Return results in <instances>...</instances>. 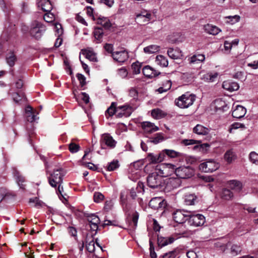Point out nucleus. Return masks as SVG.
Returning <instances> with one entry per match:
<instances>
[{
    "label": "nucleus",
    "mask_w": 258,
    "mask_h": 258,
    "mask_svg": "<svg viewBox=\"0 0 258 258\" xmlns=\"http://www.w3.org/2000/svg\"><path fill=\"white\" fill-rule=\"evenodd\" d=\"M195 101V96L185 93L175 100V104L181 108H186L191 106Z\"/></svg>",
    "instance_id": "obj_1"
},
{
    "label": "nucleus",
    "mask_w": 258,
    "mask_h": 258,
    "mask_svg": "<svg viewBox=\"0 0 258 258\" xmlns=\"http://www.w3.org/2000/svg\"><path fill=\"white\" fill-rule=\"evenodd\" d=\"M45 30V27L41 22L35 21L31 25L30 33L32 36L38 39L41 37Z\"/></svg>",
    "instance_id": "obj_2"
},
{
    "label": "nucleus",
    "mask_w": 258,
    "mask_h": 258,
    "mask_svg": "<svg viewBox=\"0 0 258 258\" xmlns=\"http://www.w3.org/2000/svg\"><path fill=\"white\" fill-rule=\"evenodd\" d=\"M155 170L161 178L167 177L174 172L175 166L171 164H161L157 165Z\"/></svg>",
    "instance_id": "obj_3"
},
{
    "label": "nucleus",
    "mask_w": 258,
    "mask_h": 258,
    "mask_svg": "<svg viewBox=\"0 0 258 258\" xmlns=\"http://www.w3.org/2000/svg\"><path fill=\"white\" fill-rule=\"evenodd\" d=\"M219 167L220 165L218 163L216 162L214 160L209 159L201 163L199 169L205 172H212L217 170Z\"/></svg>",
    "instance_id": "obj_4"
},
{
    "label": "nucleus",
    "mask_w": 258,
    "mask_h": 258,
    "mask_svg": "<svg viewBox=\"0 0 258 258\" xmlns=\"http://www.w3.org/2000/svg\"><path fill=\"white\" fill-rule=\"evenodd\" d=\"M174 172L179 179H185L191 177L194 174L193 169L189 166H181L175 168Z\"/></svg>",
    "instance_id": "obj_5"
},
{
    "label": "nucleus",
    "mask_w": 258,
    "mask_h": 258,
    "mask_svg": "<svg viewBox=\"0 0 258 258\" xmlns=\"http://www.w3.org/2000/svg\"><path fill=\"white\" fill-rule=\"evenodd\" d=\"M63 171L62 169L54 170L48 178L49 183L52 187H55L57 184H62L63 179Z\"/></svg>",
    "instance_id": "obj_6"
},
{
    "label": "nucleus",
    "mask_w": 258,
    "mask_h": 258,
    "mask_svg": "<svg viewBox=\"0 0 258 258\" xmlns=\"http://www.w3.org/2000/svg\"><path fill=\"white\" fill-rule=\"evenodd\" d=\"M148 185L152 188H156L161 185L162 178L156 171L150 174L147 178Z\"/></svg>",
    "instance_id": "obj_7"
},
{
    "label": "nucleus",
    "mask_w": 258,
    "mask_h": 258,
    "mask_svg": "<svg viewBox=\"0 0 258 258\" xmlns=\"http://www.w3.org/2000/svg\"><path fill=\"white\" fill-rule=\"evenodd\" d=\"M190 225L195 226H200L205 222V217L200 214L191 215L189 214L188 219Z\"/></svg>",
    "instance_id": "obj_8"
},
{
    "label": "nucleus",
    "mask_w": 258,
    "mask_h": 258,
    "mask_svg": "<svg viewBox=\"0 0 258 258\" xmlns=\"http://www.w3.org/2000/svg\"><path fill=\"white\" fill-rule=\"evenodd\" d=\"M188 212L177 210L173 214V219L175 222L182 224L188 219Z\"/></svg>",
    "instance_id": "obj_9"
},
{
    "label": "nucleus",
    "mask_w": 258,
    "mask_h": 258,
    "mask_svg": "<svg viewBox=\"0 0 258 258\" xmlns=\"http://www.w3.org/2000/svg\"><path fill=\"white\" fill-rule=\"evenodd\" d=\"M166 188L168 190H172L180 186L181 180L178 177H171L166 180Z\"/></svg>",
    "instance_id": "obj_10"
},
{
    "label": "nucleus",
    "mask_w": 258,
    "mask_h": 258,
    "mask_svg": "<svg viewBox=\"0 0 258 258\" xmlns=\"http://www.w3.org/2000/svg\"><path fill=\"white\" fill-rule=\"evenodd\" d=\"M146 161L149 164H157L164 160L163 153L161 152L158 154L149 153L146 158Z\"/></svg>",
    "instance_id": "obj_11"
},
{
    "label": "nucleus",
    "mask_w": 258,
    "mask_h": 258,
    "mask_svg": "<svg viewBox=\"0 0 258 258\" xmlns=\"http://www.w3.org/2000/svg\"><path fill=\"white\" fill-rule=\"evenodd\" d=\"M112 56L114 60L121 63L124 62L128 57V53L125 50L115 51L112 53Z\"/></svg>",
    "instance_id": "obj_12"
},
{
    "label": "nucleus",
    "mask_w": 258,
    "mask_h": 258,
    "mask_svg": "<svg viewBox=\"0 0 258 258\" xmlns=\"http://www.w3.org/2000/svg\"><path fill=\"white\" fill-rule=\"evenodd\" d=\"M149 206L154 210H158L159 209L164 208L165 207V203L164 200L161 198L156 197L150 200Z\"/></svg>",
    "instance_id": "obj_13"
},
{
    "label": "nucleus",
    "mask_w": 258,
    "mask_h": 258,
    "mask_svg": "<svg viewBox=\"0 0 258 258\" xmlns=\"http://www.w3.org/2000/svg\"><path fill=\"white\" fill-rule=\"evenodd\" d=\"M25 113L27 121L30 122L35 121L38 118L37 117L38 113L36 110H34L31 106L28 105L26 107Z\"/></svg>",
    "instance_id": "obj_14"
},
{
    "label": "nucleus",
    "mask_w": 258,
    "mask_h": 258,
    "mask_svg": "<svg viewBox=\"0 0 258 258\" xmlns=\"http://www.w3.org/2000/svg\"><path fill=\"white\" fill-rule=\"evenodd\" d=\"M37 7L43 11L45 12H49L52 9V5L50 0H37Z\"/></svg>",
    "instance_id": "obj_15"
},
{
    "label": "nucleus",
    "mask_w": 258,
    "mask_h": 258,
    "mask_svg": "<svg viewBox=\"0 0 258 258\" xmlns=\"http://www.w3.org/2000/svg\"><path fill=\"white\" fill-rule=\"evenodd\" d=\"M141 126L145 133L151 134L159 130L154 123L149 121H144L141 123Z\"/></svg>",
    "instance_id": "obj_16"
},
{
    "label": "nucleus",
    "mask_w": 258,
    "mask_h": 258,
    "mask_svg": "<svg viewBox=\"0 0 258 258\" xmlns=\"http://www.w3.org/2000/svg\"><path fill=\"white\" fill-rule=\"evenodd\" d=\"M101 140L103 143L110 148H114L115 147L116 144V141L113 139L110 134L108 133L102 135Z\"/></svg>",
    "instance_id": "obj_17"
},
{
    "label": "nucleus",
    "mask_w": 258,
    "mask_h": 258,
    "mask_svg": "<svg viewBox=\"0 0 258 258\" xmlns=\"http://www.w3.org/2000/svg\"><path fill=\"white\" fill-rule=\"evenodd\" d=\"M222 87L225 90L230 92L236 91L239 88V84L231 80L224 81L222 84Z\"/></svg>",
    "instance_id": "obj_18"
},
{
    "label": "nucleus",
    "mask_w": 258,
    "mask_h": 258,
    "mask_svg": "<svg viewBox=\"0 0 258 258\" xmlns=\"http://www.w3.org/2000/svg\"><path fill=\"white\" fill-rule=\"evenodd\" d=\"M151 14L147 11H143L136 15V19L139 22L147 23L151 20Z\"/></svg>",
    "instance_id": "obj_19"
},
{
    "label": "nucleus",
    "mask_w": 258,
    "mask_h": 258,
    "mask_svg": "<svg viewBox=\"0 0 258 258\" xmlns=\"http://www.w3.org/2000/svg\"><path fill=\"white\" fill-rule=\"evenodd\" d=\"M229 187L235 192L239 193L243 188L242 183L236 180H231L228 182Z\"/></svg>",
    "instance_id": "obj_20"
},
{
    "label": "nucleus",
    "mask_w": 258,
    "mask_h": 258,
    "mask_svg": "<svg viewBox=\"0 0 258 258\" xmlns=\"http://www.w3.org/2000/svg\"><path fill=\"white\" fill-rule=\"evenodd\" d=\"M184 202L186 205H194L198 202L199 199L195 194H187L184 196Z\"/></svg>",
    "instance_id": "obj_21"
},
{
    "label": "nucleus",
    "mask_w": 258,
    "mask_h": 258,
    "mask_svg": "<svg viewBox=\"0 0 258 258\" xmlns=\"http://www.w3.org/2000/svg\"><path fill=\"white\" fill-rule=\"evenodd\" d=\"M246 112L245 108L241 105H237L232 112V116L236 118L243 117Z\"/></svg>",
    "instance_id": "obj_22"
},
{
    "label": "nucleus",
    "mask_w": 258,
    "mask_h": 258,
    "mask_svg": "<svg viewBox=\"0 0 258 258\" xmlns=\"http://www.w3.org/2000/svg\"><path fill=\"white\" fill-rule=\"evenodd\" d=\"M142 72L143 74L148 78L155 77L160 74V72L153 69L149 66H146L143 68Z\"/></svg>",
    "instance_id": "obj_23"
},
{
    "label": "nucleus",
    "mask_w": 258,
    "mask_h": 258,
    "mask_svg": "<svg viewBox=\"0 0 258 258\" xmlns=\"http://www.w3.org/2000/svg\"><path fill=\"white\" fill-rule=\"evenodd\" d=\"M13 175L18 185L21 188L24 189L25 185L23 184V183L25 181V178L16 169H14Z\"/></svg>",
    "instance_id": "obj_24"
},
{
    "label": "nucleus",
    "mask_w": 258,
    "mask_h": 258,
    "mask_svg": "<svg viewBox=\"0 0 258 258\" xmlns=\"http://www.w3.org/2000/svg\"><path fill=\"white\" fill-rule=\"evenodd\" d=\"M168 55L173 59H176L180 58L181 55V51L180 50L176 48L175 49L173 48H169L167 51Z\"/></svg>",
    "instance_id": "obj_25"
},
{
    "label": "nucleus",
    "mask_w": 258,
    "mask_h": 258,
    "mask_svg": "<svg viewBox=\"0 0 258 258\" xmlns=\"http://www.w3.org/2000/svg\"><path fill=\"white\" fill-rule=\"evenodd\" d=\"M139 214L137 212H134L130 217H128V223L131 228L135 229L138 224Z\"/></svg>",
    "instance_id": "obj_26"
},
{
    "label": "nucleus",
    "mask_w": 258,
    "mask_h": 258,
    "mask_svg": "<svg viewBox=\"0 0 258 258\" xmlns=\"http://www.w3.org/2000/svg\"><path fill=\"white\" fill-rule=\"evenodd\" d=\"M204 30L207 33L213 35L218 34L221 31V30L217 27L209 24L204 26Z\"/></svg>",
    "instance_id": "obj_27"
},
{
    "label": "nucleus",
    "mask_w": 258,
    "mask_h": 258,
    "mask_svg": "<svg viewBox=\"0 0 258 258\" xmlns=\"http://www.w3.org/2000/svg\"><path fill=\"white\" fill-rule=\"evenodd\" d=\"M193 132L198 135H206L209 133L210 129L208 127L204 126L202 125L197 124L193 128Z\"/></svg>",
    "instance_id": "obj_28"
},
{
    "label": "nucleus",
    "mask_w": 258,
    "mask_h": 258,
    "mask_svg": "<svg viewBox=\"0 0 258 258\" xmlns=\"http://www.w3.org/2000/svg\"><path fill=\"white\" fill-rule=\"evenodd\" d=\"M82 54L88 59L92 61H97V57L95 53L91 50L83 49Z\"/></svg>",
    "instance_id": "obj_29"
},
{
    "label": "nucleus",
    "mask_w": 258,
    "mask_h": 258,
    "mask_svg": "<svg viewBox=\"0 0 258 258\" xmlns=\"http://www.w3.org/2000/svg\"><path fill=\"white\" fill-rule=\"evenodd\" d=\"M162 153H163L164 159L167 156L170 158H175L180 157L181 155V153L176 152L173 150L164 149L161 151Z\"/></svg>",
    "instance_id": "obj_30"
},
{
    "label": "nucleus",
    "mask_w": 258,
    "mask_h": 258,
    "mask_svg": "<svg viewBox=\"0 0 258 258\" xmlns=\"http://www.w3.org/2000/svg\"><path fill=\"white\" fill-rule=\"evenodd\" d=\"M236 158V156L232 149L227 151L224 154V159L228 163H232Z\"/></svg>",
    "instance_id": "obj_31"
},
{
    "label": "nucleus",
    "mask_w": 258,
    "mask_h": 258,
    "mask_svg": "<svg viewBox=\"0 0 258 258\" xmlns=\"http://www.w3.org/2000/svg\"><path fill=\"white\" fill-rule=\"evenodd\" d=\"M119 108L121 109L123 111V112H119L117 113V116L119 117H121L123 116H128L131 114L133 111L132 108L127 106H121L119 107Z\"/></svg>",
    "instance_id": "obj_32"
},
{
    "label": "nucleus",
    "mask_w": 258,
    "mask_h": 258,
    "mask_svg": "<svg viewBox=\"0 0 258 258\" xmlns=\"http://www.w3.org/2000/svg\"><path fill=\"white\" fill-rule=\"evenodd\" d=\"M155 61L158 65L162 67H166L168 64L167 59L162 55H157Z\"/></svg>",
    "instance_id": "obj_33"
},
{
    "label": "nucleus",
    "mask_w": 258,
    "mask_h": 258,
    "mask_svg": "<svg viewBox=\"0 0 258 258\" xmlns=\"http://www.w3.org/2000/svg\"><path fill=\"white\" fill-rule=\"evenodd\" d=\"M160 50V46L157 45H150L144 48V51L147 54H152L157 52Z\"/></svg>",
    "instance_id": "obj_34"
},
{
    "label": "nucleus",
    "mask_w": 258,
    "mask_h": 258,
    "mask_svg": "<svg viewBox=\"0 0 258 258\" xmlns=\"http://www.w3.org/2000/svg\"><path fill=\"white\" fill-rule=\"evenodd\" d=\"M221 197L223 200L229 201L233 197V194L230 189L224 188L221 194Z\"/></svg>",
    "instance_id": "obj_35"
},
{
    "label": "nucleus",
    "mask_w": 258,
    "mask_h": 258,
    "mask_svg": "<svg viewBox=\"0 0 258 258\" xmlns=\"http://www.w3.org/2000/svg\"><path fill=\"white\" fill-rule=\"evenodd\" d=\"M205 59V55L202 54H196L190 58V62L191 63H198L204 61Z\"/></svg>",
    "instance_id": "obj_36"
},
{
    "label": "nucleus",
    "mask_w": 258,
    "mask_h": 258,
    "mask_svg": "<svg viewBox=\"0 0 258 258\" xmlns=\"http://www.w3.org/2000/svg\"><path fill=\"white\" fill-rule=\"evenodd\" d=\"M175 240L174 238L173 237H162L158 238L159 244L161 246H164L169 244H171Z\"/></svg>",
    "instance_id": "obj_37"
},
{
    "label": "nucleus",
    "mask_w": 258,
    "mask_h": 258,
    "mask_svg": "<svg viewBox=\"0 0 258 258\" xmlns=\"http://www.w3.org/2000/svg\"><path fill=\"white\" fill-rule=\"evenodd\" d=\"M151 115L153 117L159 119L165 117L166 114L162 110L157 108L152 110Z\"/></svg>",
    "instance_id": "obj_38"
},
{
    "label": "nucleus",
    "mask_w": 258,
    "mask_h": 258,
    "mask_svg": "<svg viewBox=\"0 0 258 258\" xmlns=\"http://www.w3.org/2000/svg\"><path fill=\"white\" fill-rule=\"evenodd\" d=\"M218 76L217 73H208L203 76V78L205 81L213 82L215 81Z\"/></svg>",
    "instance_id": "obj_39"
},
{
    "label": "nucleus",
    "mask_w": 258,
    "mask_h": 258,
    "mask_svg": "<svg viewBox=\"0 0 258 258\" xmlns=\"http://www.w3.org/2000/svg\"><path fill=\"white\" fill-rule=\"evenodd\" d=\"M103 35V31L101 28H96L94 31L95 38L98 41L97 43L101 42Z\"/></svg>",
    "instance_id": "obj_40"
},
{
    "label": "nucleus",
    "mask_w": 258,
    "mask_h": 258,
    "mask_svg": "<svg viewBox=\"0 0 258 258\" xmlns=\"http://www.w3.org/2000/svg\"><path fill=\"white\" fill-rule=\"evenodd\" d=\"M164 140V137L163 135L161 133H157L155 135V136L150 140H148L147 143H153L155 144H157L160 142Z\"/></svg>",
    "instance_id": "obj_41"
},
{
    "label": "nucleus",
    "mask_w": 258,
    "mask_h": 258,
    "mask_svg": "<svg viewBox=\"0 0 258 258\" xmlns=\"http://www.w3.org/2000/svg\"><path fill=\"white\" fill-rule=\"evenodd\" d=\"M16 59V56L13 52H10L6 56L7 62L10 67H13L15 65Z\"/></svg>",
    "instance_id": "obj_42"
},
{
    "label": "nucleus",
    "mask_w": 258,
    "mask_h": 258,
    "mask_svg": "<svg viewBox=\"0 0 258 258\" xmlns=\"http://www.w3.org/2000/svg\"><path fill=\"white\" fill-rule=\"evenodd\" d=\"M98 23L101 25L104 28L107 29H109L111 26L109 20L107 18H99Z\"/></svg>",
    "instance_id": "obj_43"
},
{
    "label": "nucleus",
    "mask_w": 258,
    "mask_h": 258,
    "mask_svg": "<svg viewBox=\"0 0 258 258\" xmlns=\"http://www.w3.org/2000/svg\"><path fill=\"white\" fill-rule=\"evenodd\" d=\"M68 149L71 153H75L80 150V146L79 145L75 143L72 140L68 145Z\"/></svg>",
    "instance_id": "obj_44"
},
{
    "label": "nucleus",
    "mask_w": 258,
    "mask_h": 258,
    "mask_svg": "<svg viewBox=\"0 0 258 258\" xmlns=\"http://www.w3.org/2000/svg\"><path fill=\"white\" fill-rule=\"evenodd\" d=\"M216 108L218 110L224 111L228 108L226 103L222 100H217L216 101Z\"/></svg>",
    "instance_id": "obj_45"
},
{
    "label": "nucleus",
    "mask_w": 258,
    "mask_h": 258,
    "mask_svg": "<svg viewBox=\"0 0 258 258\" xmlns=\"http://www.w3.org/2000/svg\"><path fill=\"white\" fill-rule=\"evenodd\" d=\"M116 103L112 102L110 107L106 110L105 113L108 114L109 116H112L117 111L116 109Z\"/></svg>",
    "instance_id": "obj_46"
},
{
    "label": "nucleus",
    "mask_w": 258,
    "mask_h": 258,
    "mask_svg": "<svg viewBox=\"0 0 258 258\" xmlns=\"http://www.w3.org/2000/svg\"><path fill=\"white\" fill-rule=\"evenodd\" d=\"M44 20L47 23H51L53 22L55 20L54 15L52 13L49 12H46V13L43 16Z\"/></svg>",
    "instance_id": "obj_47"
},
{
    "label": "nucleus",
    "mask_w": 258,
    "mask_h": 258,
    "mask_svg": "<svg viewBox=\"0 0 258 258\" xmlns=\"http://www.w3.org/2000/svg\"><path fill=\"white\" fill-rule=\"evenodd\" d=\"M119 167V164L117 160H113L108 164L107 169L108 171H113Z\"/></svg>",
    "instance_id": "obj_48"
},
{
    "label": "nucleus",
    "mask_w": 258,
    "mask_h": 258,
    "mask_svg": "<svg viewBox=\"0 0 258 258\" xmlns=\"http://www.w3.org/2000/svg\"><path fill=\"white\" fill-rule=\"evenodd\" d=\"M57 185H58L57 194L60 200L62 201V203H64V197L63 194V186L61 185V184H57Z\"/></svg>",
    "instance_id": "obj_49"
},
{
    "label": "nucleus",
    "mask_w": 258,
    "mask_h": 258,
    "mask_svg": "<svg viewBox=\"0 0 258 258\" xmlns=\"http://www.w3.org/2000/svg\"><path fill=\"white\" fill-rule=\"evenodd\" d=\"M250 161L256 165H258V154L255 152H251L249 155Z\"/></svg>",
    "instance_id": "obj_50"
},
{
    "label": "nucleus",
    "mask_w": 258,
    "mask_h": 258,
    "mask_svg": "<svg viewBox=\"0 0 258 258\" xmlns=\"http://www.w3.org/2000/svg\"><path fill=\"white\" fill-rule=\"evenodd\" d=\"M88 221L90 224H99L100 222V219L97 216L94 214H92L88 216Z\"/></svg>",
    "instance_id": "obj_51"
},
{
    "label": "nucleus",
    "mask_w": 258,
    "mask_h": 258,
    "mask_svg": "<svg viewBox=\"0 0 258 258\" xmlns=\"http://www.w3.org/2000/svg\"><path fill=\"white\" fill-rule=\"evenodd\" d=\"M68 233L70 236L74 237L75 239H77V231L75 227L73 226H69L68 228Z\"/></svg>",
    "instance_id": "obj_52"
},
{
    "label": "nucleus",
    "mask_w": 258,
    "mask_h": 258,
    "mask_svg": "<svg viewBox=\"0 0 258 258\" xmlns=\"http://www.w3.org/2000/svg\"><path fill=\"white\" fill-rule=\"evenodd\" d=\"M129 96L133 99L137 100L138 98V91L135 88H131L128 91Z\"/></svg>",
    "instance_id": "obj_53"
},
{
    "label": "nucleus",
    "mask_w": 258,
    "mask_h": 258,
    "mask_svg": "<svg viewBox=\"0 0 258 258\" xmlns=\"http://www.w3.org/2000/svg\"><path fill=\"white\" fill-rule=\"evenodd\" d=\"M141 64L139 62H136L132 64V68L133 73L135 74H138L140 73Z\"/></svg>",
    "instance_id": "obj_54"
},
{
    "label": "nucleus",
    "mask_w": 258,
    "mask_h": 258,
    "mask_svg": "<svg viewBox=\"0 0 258 258\" xmlns=\"http://www.w3.org/2000/svg\"><path fill=\"white\" fill-rule=\"evenodd\" d=\"M30 203H33L35 204L34 206L36 208L42 207L44 206V203L40 201L38 198H35L33 199H30L29 200Z\"/></svg>",
    "instance_id": "obj_55"
},
{
    "label": "nucleus",
    "mask_w": 258,
    "mask_h": 258,
    "mask_svg": "<svg viewBox=\"0 0 258 258\" xmlns=\"http://www.w3.org/2000/svg\"><path fill=\"white\" fill-rule=\"evenodd\" d=\"M104 196L103 194L99 192H95L94 194V201L96 203H99L103 201Z\"/></svg>",
    "instance_id": "obj_56"
},
{
    "label": "nucleus",
    "mask_w": 258,
    "mask_h": 258,
    "mask_svg": "<svg viewBox=\"0 0 258 258\" xmlns=\"http://www.w3.org/2000/svg\"><path fill=\"white\" fill-rule=\"evenodd\" d=\"M241 251V248L239 245L234 244L231 247V252L234 255H237Z\"/></svg>",
    "instance_id": "obj_57"
},
{
    "label": "nucleus",
    "mask_w": 258,
    "mask_h": 258,
    "mask_svg": "<svg viewBox=\"0 0 258 258\" xmlns=\"http://www.w3.org/2000/svg\"><path fill=\"white\" fill-rule=\"evenodd\" d=\"M95 242L93 240H92L88 243L86 244V248L89 252H93L95 250Z\"/></svg>",
    "instance_id": "obj_58"
},
{
    "label": "nucleus",
    "mask_w": 258,
    "mask_h": 258,
    "mask_svg": "<svg viewBox=\"0 0 258 258\" xmlns=\"http://www.w3.org/2000/svg\"><path fill=\"white\" fill-rule=\"evenodd\" d=\"M150 256L151 258H157V255L154 250V247L151 240L149 241Z\"/></svg>",
    "instance_id": "obj_59"
},
{
    "label": "nucleus",
    "mask_w": 258,
    "mask_h": 258,
    "mask_svg": "<svg viewBox=\"0 0 258 258\" xmlns=\"http://www.w3.org/2000/svg\"><path fill=\"white\" fill-rule=\"evenodd\" d=\"M176 251L174 250H172L164 254L162 257L163 258H175L176 257Z\"/></svg>",
    "instance_id": "obj_60"
},
{
    "label": "nucleus",
    "mask_w": 258,
    "mask_h": 258,
    "mask_svg": "<svg viewBox=\"0 0 258 258\" xmlns=\"http://www.w3.org/2000/svg\"><path fill=\"white\" fill-rule=\"evenodd\" d=\"M77 77L78 80L80 81L81 86H83L86 84V78L84 75L81 74H78Z\"/></svg>",
    "instance_id": "obj_61"
},
{
    "label": "nucleus",
    "mask_w": 258,
    "mask_h": 258,
    "mask_svg": "<svg viewBox=\"0 0 258 258\" xmlns=\"http://www.w3.org/2000/svg\"><path fill=\"white\" fill-rule=\"evenodd\" d=\"M112 206H113V203L111 201H106L105 203L104 209L106 211L108 212L112 209Z\"/></svg>",
    "instance_id": "obj_62"
},
{
    "label": "nucleus",
    "mask_w": 258,
    "mask_h": 258,
    "mask_svg": "<svg viewBox=\"0 0 258 258\" xmlns=\"http://www.w3.org/2000/svg\"><path fill=\"white\" fill-rule=\"evenodd\" d=\"M81 98L86 104L89 103V96L87 93L85 92L81 93Z\"/></svg>",
    "instance_id": "obj_63"
},
{
    "label": "nucleus",
    "mask_w": 258,
    "mask_h": 258,
    "mask_svg": "<svg viewBox=\"0 0 258 258\" xmlns=\"http://www.w3.org/2000/svg\"><path fill=\"white\" fill-rule=\"evenodd\" d=\"M54 29L55 32L57 33V34H59V33L61 34L62 33V28L61 25L59 23L55 24L54 26Z\"/></svg>",
    "instance_id": "obj_64"
}]
</instances>
